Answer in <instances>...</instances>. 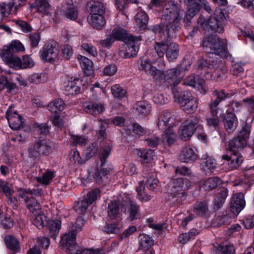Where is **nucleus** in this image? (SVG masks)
Wrapping results in <instances>:
<instances>
[{
	"mask_svg": "<svg viewBox=\"0 0 254 254\" xmlns=\"http://www.w3.org/2000/svg\"><path fill=\"white\" fill-rule=\"evenodd\" d=\"M20 196L24 199L27 204V207L34 215L40 214L41 206L37 201L33 197H29L25 193L20 194Z\"/></svg>",
	"mask_w": 254,
	"mask_h": 254,
	"instance_id": "20",
	"label": "nucleus"
},
{
	"mask_svg": "<svg viewBox=\"0 0 254 254\" xmlns=\"http://www.w3.org/2000/svg\"><path fill=\"white\" fill-rule=\"evenodd\" d=\"M181 108L188 114H191L194 112L197 108V103L195 99L194 98L190 101L187 102L186 104L181 106Z\"/></svg>",
	"mask_w": 254,
	"mask_h": 254,
	"instance_id": "56",
	"label": "nucleus"
},
{
	"mask_svg": "<svg viewBox=\"0 0 254 254\" xmlns=\"http://www.w3.org/2000/svg\"><path fill=\"white\" fill-rule=\"evenodd\" d=\"M28 151V157L34 163H37L40 160L41 153L36 142L29 148Z\"/></svg>",
	"mask_w": 254,
	"mask_h": 254,
	"instance_id": "44",
	"label": "nucleus"
},
{
	"mask_svg": "<svg viewBox=\"0 0 254 254\" xmlns=\"http://www.w3.org/2000/svg\"><path fill=\"white\" fill-rule=\"evenodd\" d=\"M156 81L159 82L160 84L164 83L165 85L169 86L168 81L167 80V75H165L163 71L158 70L156 68V71H154V73L151 74Z\"/></svg>",
	"mask_w": 254,
	"mask_h": 254,
	"instance_id": "60",
	"label": "nucleus"
},
{
	"mask_svg": "<svg viewBox=\"0 0 254 254\" xmlns=\"http://www.w3.org/2000/svg\"><path fill=\"white\" fill-rule=\"evenodd\" d=\"M63 10L64 15L67 18L71 20H75L78 16V12L76 7L70 5H68L67 8L64 10Z\"/></svg>",
	"mask_w": 254,
	"mask_h": 254,
	"instance_id": "57",
	"label": "nucleus"
},
{
	"mask_svg": "<svg viewBox=\"0 0 254 254\" xmlns=\"http://www.w3.org/2000/svg\"><path fill=\"white\" fill-rule=\"evenodd\" d=\"M112 34L115 41L119 40L125 43L130 40L131 38L134 37L132 35H129L126 30L121 28L114 29Z\"/></svg>",
	"mask_w": 254,
	"mask_h": 254,
	"instance_id": "33",
	"label": "nucleus"
},
{
	"mask_svg": "<svg viewBox=\"0 0 254 254\" xmlns=\"http://www.w3.org/2000/svg\"><path fill=\"white\" fill-rule=\"evenodd\" d=\"M40 53V57L44 61L53 63L58 59L59 50L57 43L54 41L45 45Z\"/></svg>",
	"mask_w": 254,
	"mask_h": 254,
	"instance_id": "8",
	"label": "nucleus"
},
{
	"mask_svg": "<svg viewBox=\"0 0 254 254\" xmlns=\"http://www.w3.org/2000/svg\"><path fill=\"white\" fill-rule=\"evenodd\" d=\"M6 116L9 126L13 130H17L23 127L24 122L22 121V117L14 111L12 106L7 110Z\"/></svg>",
	"mask_w": 254,
	"mask_h": 254,
	"instance_id": "10",
	"label": "nucleus"
},
{
	"mask_svg": "<svg viewBox=\"0 0 254 254\" xmlns=\"http://www.w3.org/2000/svg\"><path fill=\"white\" fill-rule=\"evenodd\" d=\"M61 222L59 220H50L48 222V229L49 236L56 240L61 228Z\"/></svg>",
	"mask_w": 254,
	"mask_h": 254,
	"instance_id": "38",
	"label": "nucleus"
},
{
	"mask_svg": "<svg viewBox=\"0 0 254 254\" xmlns=\"http://www.w3.org/2000/svg\"><path fill=\"white\" fill-rule=\"evenodd\" d=\"M91 204L89 203L86 198L82 197L75 203L74 206V210L79 214H84L87 210L88 206Z\"/></svg>",
	"mask_w": 254,
	"mask_h": 254,
	"instance_id": "45",
	"label": "nucleus"
},
{
	"mask_svg": "<svg viewBox=\"0 0 254 254\" xmlns=\"http://www.w3.org/2000/svg\"><path fill=\"white\" fill-rule=\"evenodd\" d=\"M226 19V16L222 9L216 11L214 16H210L206 19L201 15L198 19V24L206 32L210 31L214 32H223V22Z\"/></svg>",
	"mask_w": 254,
	"mask_h": 254,
	"instance_id": "2",
	"label": "nucleus"
},
{
	"mask_svg": "<svg viewBox=\"0 0 254 254\" xmlns=\"http://www.w3.org/2000/svg\"><path fill=\"white\" fill-rule=\"evenodd\" d=\"M4 242L6 247L13 253L19 252L20 244L15 238L10 235L6 236L5 237Z\"/></svg>",
	"mask_w": 254,
	"mask_h": 254,
	"instance_id": "32",
	"label": "nucleus"
},
{
	"mask_svg": "<svg viewBox=\"0 0 254 254\" xmlns=\"http://www.w3.org/2000/svg\"><path fill=\"white\" fill-rule=\"evenodd\" d=\"M124 204L117 201H112L108 204L107 212L108 216L112 219H114L120 217L121 209Z\"/></svg>",
	"mask_w": 254,
	"mask_h": 254,
	"instance_id": "21",
	"label": "nucleus"
},
{
	"mask_svg": "<svg viewBox=\"0 0 254 254\" xmlns=\"http://www.w3.org/2000/svg\"><path fill=\"white\" fill-rule=\"evenodd\" d=\"M87 9L90 14H104L106 10L104 4L101 2L96 0L88 2Z\"/></svg>",
	"mask_w": 254,
	"mask_h": 254,
	"instance_id": "22",
	"label": "nucleus"
},
{
	"mask_svg": "<svg viewBox=\"0 0 254 254\" xmlns=\"http://www.w3.org/2000/svg\"><path fill=\"white\" fill-rule=\"evenodd\" d=\"M65 104L64 101L60 98L56 99L51 102L48 105V108L51 112L59 114L64 109Z\"/></svg>",
	"mask_w": 254,
	"mask_h": 254,
	"instance_id": "34",
	"label": "nucleus"
},
{
	"mask_svg": "<svg viewBox=\"0 0 254 254\" xmlns=\"http://www.w3.org/2000/svg\"><path fill=\"white\" fill-rule=\"evenodd\" d=\"M110 169L105 168L97 170L94 174V178L98 184L103 183L107 178L109 174Z\"/></svg>",
	"mask_w": 254,
	"mask_h": 254,
	"instance_id": "53",
	"label": "nucleus"
},
{
	"mask_svg": "<svg viewBox=\"0 0 254 254\" xmlns=\"http://www.w3.org/2000/svg\"><path fill=\"white\" fill-rule=\"evenodd\" d=\"M179 158L182 162L192 163L197 160L198 156L193 148L190 146H186L182 150Z\"/></svg>",
	"mask_w": 254,
	"mask_h": 254,
	"instance_id": "17",
	"label": "nucleus"
},
{
	"mask_svg": "<svg viewBox=\"0 0 254 254\" xmlns=\"http://www.w3.org/2000/svg\"><path fill=\"white\" fill-rule=\"evenodd\" d=\"M222 159L228 162L227 164L230 170L238 168L244 160L243 157L240 152H237V153H231L230 155H223Z\"/></svg>",
	"mask_w": 254,
	"mask_h": 254,
	"instance_id": "15",
	"label": "nucleus"
},
{
	"mask_svg": "<svg viewBox=\"0 0 254 254\" xmlns=\"http://www.w3.org/2000/svg\"><path fill=\"white\" fill-rule=\"evenodd\" d=\"M190 186V181L185 178L173 179L168 184V191L169 193L178 192H186Z\"/></svg>",
	"mask_w": 254,
	"mask_h": 254,
	"instance_id": "9",
	"label": "nucleus"
},
{
	"mask_svg": "<svg viewBox=\"0 0 254 254\" xmlns=\"http://www.w3.org/2000/svg\"><path fill=\"white\" fill-rule=\"evenodd\" d=\"M187 196L186 192L169 193V200L172 205L179 207L184 203L186 200Z\"/></svg>",
	"mask_w": 254,
	"mask_h": 254,
	"instance_id": "26",
	"label": "nucleus"
},
{
	"mask_svg": "<svg viewBox=\"0 0 254 254\" xmlns=\"http://www.w3.org/2000/svg\"><path fill=\"white\" fill-rule=\"evenodd\" d=\"M48 76L45 73H35L28 77V80L32 83L38 84L45 83L47 81Z\"/></svg>",
	"mask_w": 254,
	"mask_h": 254,
	"instance_id": "51",
	"label": "nucleus"
},
{
	"mask_svg": "<svg viewBox=\"0 0 254 254\" xmlns=\"http://www.w3.org/2000/svg\"><path fill=\"white\" fill-rule=\"evenodd\" d=\"M193 211L197 215L205 216L208 211V203L205 201H197L193 205Z\"/></svg>",
	"mask_w": 254,
	"mask_h": 254,
	"instance_id": "37",
	"label": "nucleus"
},
{
	"mask_svg": "<svg viewBox=\"0 0 254 254\" xmlns=\"http://www.w3.org/2000/svg\"><path fill=\"white\" fill-rule=\"evenodd\" d=\"M169 43L167 42L161 41L155 42L154 49L159 57L161 58L166 54Z\"/></svg>",
	"mask_w": 254,
	"mask_h": 254,
	"instance_id": "52",
	"label": "nucleus"
},
{
	"mask_svg": "<svg viewBox=\"0 0 254 254\" xmlns=\"http://www.w3.org/2000/svg\"><path fill=\"white\" fill-rule=\"evenodd\" d=\"M251 128V127L250 125L247 123L245 124L240 131L238 136L247 142V139H248L250 136Z\"/></svg>",
	"mask_w": 254,
	"mask_h": 254,
	"instance_id": "64",
	"label": "nucleus"
},
{
	"mask_svg": "<svg viewBox=\"0 0 254 254\" xmlns=\"http://www.w3.org/2000/svg\"><path fill=\"white\" fill-rule=\"evenodd\" d=\"M88 20L90 24L96 29H102L106 23L103 14H90Z\"/></svg>",
	"mask_w": 254,
	"mask_h": 254,
	"instance_id": "27",
	"label": "nucleus"
},
{
	"mask_svg": "<svg viewBox=\"0 0 254 254\" xmlns=\"http://www.w3.org/2000/svg\"><path fill=\"white\" fill-rule=\"evenodd\" d=\"M220 181V179L217 177L210 178L204 183L202 187L205 190H212L215 188Z\"/></svg>",
	"mask_w": 254,
	"mask_h": 254,
	"instance_id": "59",
	"label": "nucleus"
},
{
	"mask_svg": "<svg viewBox=\"0 0 254 254\" xmlns=\"http://www.w3.org/2000/svg\"><path fill=\"white\" fill-rule=\"evenodd\" d=\"M230 219L231 217L227 214L220 215L217 213L213 219L212 224L214 227H220L229 224L230 223Z\"/></svg>",
	"mask_w": 254,
	"mask_h": 254,
	"instance_id": "41",
	"label": "nucleus"
},
{
	"mask_svg": "<svg viewBox=\"0 0 254 254\" xmlns=\"http://www.w3.org/2000/svg\"><path fill=\"white\" fill-rule=\"evenodd\" d=\"M184 68L179 66L168 70L167 80L171 87V90L180 83L184 74Z\"/></svg>",
	"mask_w": 254,
	"mask_h": 254,
	"instance_id": "12",
	"label": "nucleus"
},
{
	"mask_svg": "<svg viewBox=\"0 0 254 254\" xmlns=\"http://www.w3.org/2000/svg\"><path fill=\"white\" fill-rule=\"evenodd\" d=\"M130 40L126 43L127 47L126 50H121L120 52V56L124 58H129L137 55L139 50L138 42L140 38L136 37H132Z\"/></svg>",
	"mask_w": 254,
	"mask_h": 254,
	"instance_id": "11",
	"label": "nucleus"
},
{
	"mask_svg": "<svg viewBox=\"0 0 254 254\" xmlns=\"http://www.w3.org/2000/svg\"><path fill=\"white\" fill-rule=\"evenodd\" d=\"M198 123L197 117H190L186 121V124L180 127L179 134L181 139L184 141L189 139L196 128L199 127Z\"/></svg>",
	"mask_w": 254,
	"mask_h": 254,
	"instance_id": "7",
	"label": "nucleus"
},
{
	"mask_svg": "<svg viewBox=\"0 0 254 254\" xmlns=\"http://www.w3.org/2000/svg\"><path fill=\"white\" fill-rule=\"evenodd\" d=\"M84 111L87 114L96 116L104 111L103 105L98 102H89L84 103L83 105Z\"/></svg>",
	"mask_w": 254,
	"mask_h": 254,
	"instance_id": "18",
	"label": "nucleus"
},
{
	"mask_svg": "<svg viewBox=\"0 0 254 254\" xmlns=\"http://www.w3.org/2000/svg\"><path fill=\"white\" fill-rule=\"evenodd\" d=\"M226 69L224 61L221 58L214 53H208L205 59L201 57L197 62L196 72H201L208 69Z\"/></svg>",
	"mask_w": 254,
	"mask_h": 254,
	"instance_id": "3",
	"label": "nucleus"
},
{
	"mask_svg": "<svg viewBox=\"0 0 254 254\" xmlns=\"http://www.w3.org/2000/svg\"><path fill=\"white\" fill-rule=\"evenodd\" d=\"M226 69H216L210 72L208 70H204L203 72H198L201 76L204 77L207 80L218 81L221 80L222 76L224 74Z\"/></svg>",
	"mask_w": 254,
	"mask_h": 254,
	"instance_id": "28",
	"label": "nucleus"
},
{
	"mask_svg": "<svg viewBox=\"0 0 254 254\" xmlns=\"http://www.w3.org/2000/svg\"><path fill=\"white\" fill-rule=\"evenodd\" d=\"M162 21L163 22L164 31L168 38L176 36L181 30L180 10L172 1H169L165 5Z\"/></svg>",
	"mask_w": 254,
	"mask_h": 254,
	"instance_id": "1",
	"label": "nucleus"
},
{
	"mask_svg": "<svg viewBox=\"0 0 254 254\" xmlns=\"http://www.w3.org/2000/svg\"><path fill=\"white\" fill-rule=\"evenodd\" d=\"M134 108L139 114L143 116L148 115L151 110L150 105L147 101H144L138 102Z\"/></svg>",
	"mask_w": 254,
	"mask_h": 254,
	"instance_id": "48",
	"label": "nucleus"
},
{
	"mask_svg": "<svg viewBox=\"0 0 254 254\" xmlns=\"http://www.w3.org/2000/svg\"><path fill=\"white\" fill-rule=\"evenodd\" d=\"M15 3L13 1H10L7 4L5 2L1 3L0 4V12L4 16H7L10 14L14 6V10H16L18 7L21 5L20 4L15 5Z\"/></svg>",
	"mask_w": 254,
	"mask_h": 254,
	"instance_id": "50",
	"label": "nucleus"
},
{
	"mask_svg": "<svg viewBox=\"0 0 254 254\" xmlns=\"http://www.w3.org/2000/svg\"><path fill=\"white\" fill-rule=\"evenodd\" d=\"M146 185V187L152 191H158L160 188L159 181L154 176H151L147 179Z\"/></svg>",
	"mask_w": 254,
	"mask_h": 254,
	"instance_id": "55",
	"label": "nucleus"
},
{
	"mask_svg": "<svg viewBox=\"0 0 254 254\" xmlns=\"http://www.w3.org/2000/svg\"><path fill=\"white\" fill-rule=\"evenodd\" d=\"M129 214L128 218L130 221L140 218L139 206L133 201L129 202V206L127 210Z\"/></svg>",
	"mask_w": 254,
	"mask_h": 254,
	"instance_id": "42",
	"label": "nucleus"
},
{
	"mask_svg": "<svg viewBox=\"0 0 254 254\" xmlns=\"http://www.w3.org/2000/svg\"><path fill=\"white\" fill-rule=\"evenodd\" d=\"M145 187L142 182L139 183V186L137 187L136 190L137 192V197L141 201L147 202L150 200L151 196L147 194L145 191Z\"/></svg>",
	"mask_w": 254,
	"mask_h": 254,
	"instance_id": "49",
	"label": "nucleus"
},
{
	"mask_svg": "<svg viewBox=\"0 0 254 254\" xmlns=\"http://www.w3.org/2000/svg\"><path fill=\"white\" fill-rule=\"evenodd\" d=\"M24 47L18 40L12 41L8 46L3 47L0 56L3 61L8 65L14 61V58H18L14 53L24 51Z\"/></svg>",
	"mask_w": 254,
	"mask_h": 254,
	"instance_id": "5",
	"label": "nucleus"
},
{
	"mask_svg": "<svg viewBox=\"0 0 254 254\" xmlns=\"http://www.w3.org/2000/svg\"><path fill=\"white\" fill-rule=\"evenodd\" d=\"M172 91L176 101L180 105V107L194 98L192 96L191 93L188 91H184L180 94L175 88H172Z\"/></svg>",
	"mask_w": 254,
	"mask_h": 254,
	"instance_id": "19",
	"label": "nucleus"
},
{
	"mask_svg": "<svg viewBox=\"0 0 254 254\" xmlns=\"http://www.w3.org/2000/svg\"><path fill=\"white\" fill-rule=\"evenodd\" d=\"M228 195V190L225 188H220L218 191L213 203V210L215 211L220 210L223 207Z\"/></svg>",
	"mask_w": 254,
	"mask_h": 254,
	"instance_id": "16",
	"label": "nucleus"
},
{
	"mask_svg": "<svg viewBox=\"0 0 254 254\" xmlns=\"http://www.w3.org/2000/svg\"><path fill=\"white\" fill-rule=\"evenodd\" d=\"M229 94L223 90H215L212 93V97L208 104L210 111L212 116L217 118H223V110L218 107L219 103L228 97Z\"/></svg>",
	"mask_w": 254,
	"mask_h": 254,
	"instance_id": "4",
	"label": "nucleus"
},
{
	"mask_svg": "<svg viewBox=\"0 0 254 254\" xmlns=\"http://www.w3.org/2000/svg\"><path fill=\"white\" fill-rule=\"evenodd\" d=\"M246 141L238 136L229 141V148L231 153H237V152H240L246 146Z\"/></svg>",
	"mask_w": 254,
	"mask_h": 254,
	"instance_id": "31",
	"label": "nucleus"
},
{
	"mask_svg": "<svg viewBox=\"0 0 254 254\" xmlns=\"http://www.w3.org/2000/svg\"><path fill=\"white\" fill-rule=\"evenodd\" d=\"M31 7L36 8L38 12L44 14L50 12V5L46 0H35Z\"/></svg>",
	"mask_w": 254,
	"mask_h": 254,
	"instance_id": "43",
	"label": "nucleus"
},
{
	"mask_svg": "<svg viewBox=\"0 0 254 254\" xmlns=\"http://www.w3.org/2000/svg\"><path fill=\"white\" fill-rule=\"evenodd\" d=\"M34 65V62L32 58L29 56L26 55L23 56L22 60L18 57L14 58V61L10 63L8 65L15 69H19L31 68Z\"/></svg>",
	"mask_w": 254,
	"mask_h": 254,
	"instance_id": "14",
	"label": "nucleus"
},
{
	"mask_svg": "<svg viewBox=\"0 0 254 254\" xmlns=\"http://www.w3.org/2000/svg\"><path fill=\"white\" fill-rule=\"evenodd\" d=\"M211 51L209 53H214L215 55L223 56L226 53V45L222 39H214L211 44Z\"/></svg>",
	"mask_w": 254,
	"mask_h": 254,
	"instance_id": "23",
	"label": "nucleus"
},
{
	"mask_svg": "<svg viewBox=\"0 0 254 254\" xmlns=\"http://www.w3.org/2000/svg\"><path fill=\"white\" fill-rule=\"evenodd\" d=\"M41 154H47L52 151L53 143L49 140H38L37 142Z\"/></svg>",
	"mask_w": 254,
	"mask_h": 254,
	"instance_id": "40",
	"label": "nucleus"
},
{
	"mask_svg": "<svg viewBox=\"0 0 254 254\" xmlns=\"http://www.w3.org/2000/svg\"><path fill=\"white\" fill-rule=\"evenodd\" d=\"M84 221L81 217L77 218L76 221L69 230V232L64 235L61 241V246L64 249L72 245L76 244L75 239L78 230H80L84 225Z\"/></svg>",
	"mask_w": 254,
	"mask_h": 254,
	"instance_id": "6",
	"label": "nucleus"
},
{
	"mask_svg": "<svg viewBox=\"0 0 254 254\" xmlns=\"http://www.w3.org/2000/svg\"><path fill=\"white\" fill-rule=\"evenodd\" d=\"M154 245V241L149 236L143 234L141 236L139 249L147 250Z\"/></svg>",
	"mask_w": 254,
	"mask_h": 254,
	"instance_id": "54",
	"label": "nucleus"
},
{
	"mask_svg": "<svg viewBox=\"0 0 254 254\" xmlns=\"http://www.w3.org/2000/svg\"><path fill=\"white\" fill-rule=\"evenodd\" d=\"M245 200L244 195L241 192L235 194L230 202L231 211L235 215H238L244 208Z\"/></svg>",
	"mask_w": 254,
	"mask_h": 254,
	"instance_id": "13",
	"label": "nucleus"
},
{
	"mask_svg": "<svg viewBox=\"0 0 254 254\" xmlns=\"http://www.w3.org/2000/svg\"><path fill=\"white\" fill-rule=\"evenodd\" d=\"M180 1L187 5V11L195 10L196 12H198L200 10V5L196 1V0H180Z\"/></svg>",
	"mask_w": 254,
	"mask_h": 254,
	"instance_id": "61",
	"label": "nucleus"
},
{
	"mask_svg": "<svg viewBox=\"0 0 254 254\" xmlns=\"http://www.w3.org/2000/svg\"><path fill=\"white\" fill-rule=\"evenodd\" d=\"M7 89L8 93H16L18 88L15 83L8 81L5 76H0V91Z\"/></svg>",
	"mask_w": 254,
	"mask_h": 254,
	"instance_id": "30",
	"label": "nucleus"
},
{
	"mask_svg": "<svg viewBox=\"0 0 254 254\" xmlns=\"http://www.w3.org/2000/svg\"><path fill=\"white\" fill-rule=\"evenodd\" d=\"M33 127L35 130L41 134L47 135L49 132V127L46 123H35Z\"/></svg>",
	"mask_w": 254,
	"mask_h": 254,
	"instance_id": "62",
	"label": "nucleus"
},
{
	"mask_svg": "<svg viewBox=\"0 0 254 254\" xmlns=\"http://www.w3.org/2000/svg\"><path fill=\"white\" fill-rule=\"evenodd\" d=\"M238 121L235 114L232 113L227 114L224 123L225 130L229 133H233L236 129Z\"/></svg>",
	"mask_w": 254,
	"mask_h": 254,
	"instance_id": "25",
	"label": "nucleus"
},
{
	"mask_svg": "<svg viewBox=\"0 0 254 254\" xmlns=\"http://www.w3.org/2000/svg\"><path fill=\"white\" fill-rule=\"evenodd\" d=\"M78 60L80 65L87 75H90L93 73V63L88 58L80 56L78 57Z\"/></svg>",
	"mask_w": 254,
	"mask_h": 254,
	"instance_id": "35",
	"label": "nucleus"
},
{
	"mask_svg": "<svg viewBox=\"0 0 254 254\" xmlns=\"http://www.w3.org/2000/svg\"><path fill=\"white\" fill-rule=\"evenodd\" d=\"M98 150V144L97 142H93L90 145L86 148L84 151V155L86 160L89 159L94 156Z\"/></svg>",
	"mask_w": 254,
	"mask_h": 254,
	"instance_id": "58",
	"label": "nucleus"
},
{
	"mask_svg": "<svg viewBox=\"0 0 254 254\" xmlns=\"http://www.w3.org/2000/svg\"><path fill=\"white\" fill-rule=\"evenodd\" d=\"M111 90L114 96L118 98L124 97L126 93V91L119 84L113 85L112 86Z\"/></svg>",
	"mask_w": 254,
	"mask_h": 254,
	"instance_id": "63",
	"label": "nucleus"
},
{
	"mask_svg": "<svg viewBox=\"0 0 254 254\" xmlns=\"http://www.w3.org/2000/svg\"><path fill=\"white\" fill-rule=\"evenodd\" d=\"M177 139V135L174 132L172 126H169L165 130L162 139L164 143H167L169 146H171L175 143Z\"/></svg>",
	"mask_w": 254,
	"mask_h": 254,
	"instance_id": "39",
	"label": "nucleus"
},
{
	"mask_svg": "<svg viewBox=\"0 0 254 254\" xmlns=\"http://www.w3.org/2000/svg\"><path fill=\"white\" fill-rule=\"evenodd\" d=\"M138 155L141 159L142 163H149L152 160L154 156V153L151 149H143L139 150Z\"/></svg>",
	"mask_w": 254,
	"mask_h": 254,
	"instance_id": "47",
	"label": "nucleus"
},
{
	"mask_svg": "<svg viewBox=\"0 0 254 254\" xmlns=\"http://www.w3.org/2000/svg\"><path fill=\"white\" fill-rule=\"evenodd\" d=\"M65 250L69 254H103L101 249L97 250H85L81 249L79 246L72 245L69 247L65 248Z\"/></svg>",
	"mask_w": 254,
	"mask_h": 254,
	"instance_id": "24",
	"label": "nucleus"
},
{
	"mask_svg": "<svg viewBox=\"0 0 254 254\" xmlns=\"http://www.w3.org/2000/svg\"><path fill=\"white\" fill-rule=\"evenodd\" d=\"M79 79L74 78L73 81L69 82L68 85L65 86V90L69 94L75 95L80 93L81 88L77 85V82H79Z\"/></svg>",
	"mask_w": 254,
	"mask_h": 254,
	"instance_id": "46",
	"label": "nucleus"
},
{
	"mask_svg": "<svg viewBox=\"0 0 254 254\" xmlns=\"http://www.w3.org/2000/svg\"><path fill=\"white\" fill-rule=\"evenodd\" d=\"M179 46L176 43H169L166 53L167 60L170 62H173L176 60L179 56Z\"/></svg>",
	"mask_w": 254,
	"mask_h": 254,
	"instance_id": "29",
	"label": "nucleus"
},
{
	"mask_svg": "<svg viewBox=\"0 0 254 254\" xmlns=\"http://www.w3.org/2000/svg\"><path fill=\"white\" fill-rule=\"evenodd\" d=\"M148 19V15L144 11L140 10L137 13L135 20L140 30H144L146 28Z\"/></svg>",
	"mask_w": 254,
	"mask_h": 254,
	"instance_id": "36",
	"label": "nucleus"
}]
</instances>
